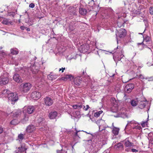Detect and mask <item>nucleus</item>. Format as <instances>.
Wrapping results in <instances>:
<instances>
[{"label":"nucleus","mask_w":153,"mask_h":153,"mask_svg":"<svg viewBox=\"0 0 153 153\" xmlns=\"http://www.w3.org/2000/svg\"><path fill=\"white\" fill-rule=\"evenodd\" d=\"M103 112L102 111H100L95 113L94 114V116L95 117H99L100 114Z\"/></svg>","instance_id":"obj_32"},{"label":"nucleus","mask_w":153,"mask_h":153,"mask_svg":"<svg viewBox=\"0 0 153 153\" xmlns=\"http://www.w3.org/2000/svg\"><path fill=\"white\" fill-rule=\"evenodd\" d=\"M131 151L133 152H137L138 151L135 149H131Z\"/></svg>","instance_id":"obj_46"},{"label":"nucleus","mask_w":153,"mask_h":153,"mask_svg":"<svg viewBox=\"0 0 153 153\" xmlns=\"http://www.w3.org/2000/svg\"><path fill=\"white\" fill-rule=\"evenodd\" d=\"M65 76L67 79H70L71 80V79H73L74 78L73 76L70 74H67L65 75Z\"/></svg>","instance_id":"obj_36"},{"label":"nucleus","mask_w":153,"mask_h":153,"mask_svg":"<svg viewBox=\"0 0 153 153\" xmlns=\"http://www.w3.org/2000/svg\"><path fill=\"white\" fill-rule=\"evenodd\" d=\"M92 13H94L95 14V16H94V17H96V16L97 15V11H92Z\"/></svg>","instance_id":"obj_55"},{"label":"nucleus","mask_w":153,"mask_h":153,"mask_svg":"<svg viewBox=\"0 0 153 153\" xmlns=\"http://www.w3.org/2000/svg\"><path fill=\"white\" fill-rule=\"evenodd\" d=\"M134 88V85L132 83H130L126 85L125 88V91L126 93H130Z\"/></svg>","instance_id":"obj_7"},{"label":"nucleus","mask_w":153,"mask_h":153,"mask_svg":"<svg viewBox=\"0 0 153 153\" xmlns=\"http://www.w3.org/2000/svg\"><path fill=\"white\" fill-rule=\"evenodd\" d=\"M148 79L149 81L153 80V76L149 78Z\"/></svg>","instance_id":"obj_52"},{"label":"nucleus","mask_w":153,"mask_h":153,"mask_svg":"<svg viewBox=\"0 0 153 153\" xmlns=\"http://www.w3.org/2000/svg\"><path fill=\"white\" fill-rule=\"evenodd\" d=\"M146 105V103L143 101H141L140 102L139 105V107L140 109H142L144 108Z\"/></svg>","instance_id":"obj_25"},{"label":"nucleus","mask_w":153,"mask_h":153,"mask_svg":"<svg viewBox=\"0 0 153 153\" xmlns=\"http://www.w3.org/2000/svg\"><path fill=\"white\" fill-rule=\"evenodd\" d=\"M20 28L21 30H24L26 28H27V27H25L24 26H21L20 27Z\"/></svg>","instance_id":"obj_48"},{"label":"nucleus","mask_w":153,"mask_h":153,"mask_svg":"<svg viewBox=\"0 0 153 153\" xmlns=\"http://www.w3.org/2000/svg\"><path fill=\"white\" fill-rule=\"evenodd\" d=\"M57 115V112L56 111H53L50 113L48 115V117L51 119H56Z\"/></svg>","instance_id":"obj_10"},{"label":"nucleus","mask_w":153,"mask_h":153,"mask_svg":"<svg viewBox=\"0 0 153 153\" xmlns=\"http://www.w3.org/2000/svg\"><path fill=\"white\" fill-rule=\"evenodd\" d=\"M43 100L44 104L46 106H50L53 103V100L48 97L44 98Z\"/></svg>","instance_id":"obj_5"},{"label":"nucleus","mask_w":153,"mask_h":153,"mask_svg":"<svg viewBox=\"0 0 153 153\" xmlns=\"http://www.w3.org/2000/svg\"><path fill=\"white\" fill-rule=\"evenodd\" d=\"M69 29L71 31H73L74 30V28L73 27H72V26H71V25H70L69 27Z\"/></svg>","instance_id":"obj_51"},{"label":"nucleus","mask_w":153,"mask_h":153,"mask_svg":"<svg viewBox=\"0 0 153 153\" xmlns=\"http://www.w3.org/2000/svg\"><path fill=\"white\" fill-rule=\"evenodd\" d=\"M56 153H66V152L62 150V149L61 150H56Z\"/></svg>","instance_id":"obj_40"},{"label":"nucleus","mask_w":153,"mask_h":153,"mask_svg":"<svg viewBox=\"0 0 153 153\" xmlns=\"http://www.w3.org/2000/svg\"><path fill=\"white\" fill-rule=\"evenodd\" d=\"M119 130L120 129L119 128L114 127L112 130V133L114 135H117L118 134Z\"/></svg>","instance_id":"obj_19"},{"label":"nucleus","mask_w":153,"mask_h":153,"mask_svg":"<svg viewBox=\"0 0 153 153\" xmlns=\"http://www.w3.org/2000/svg\"><path fill=\"white\" fill-rule=\"evenodd\" d=\"M24 134H19L18 136V139L19 140V141L20 140L22 141L23 140L24 138Z\"/></svg>","instance_id":"obj_27"},{"label":"nucleus","mask_w":153,"mask_h":153,"mask_svg":"<svg viewBox=\"0 0 153 153\" xmlns=\"http://www.w3.org/2000/svg\"><path fill=\"white\" fill-rule=\"evenodd\" d=\"M141 153H147L146 152H142Z\"/></svg>","instance_id":"obj_61"},{"label":"nucleus","mask_w":153,"mask_h":153,"mask_svg":"<svg viewBox=\"0 0 153 153\" xmlns=\"http://www.w3.org/2000/svg\"><path fill=\"white\" fill-rule=\"evenodd\" d=\"M81 72L82 73L80 74L81 76H85L87 75V74L86 72V69L82 70Z\"/></svg>","instance_id":"obj_33"},{"label":"nucleus","mask_w":153,"mask_h":153,"mask_svg":"<svg viewBox=\"0 0 153 153\" xmlns=\"http://www.w3.org/2000/svg\"><path fill=\"white\" fill-rule=\"evenodd\" d=\"M25 29H26L27 30V31H30V29L29 28L27 27V28H26Z\"/></svg>","instance_id":"obj_58"},{"label":"nucleus","mask_w":153,"mask_h":153,"mask_svg":"<svg viewBox=\"0 0 153 153\" xmlns=\"http://www.w3.org/2000/svg\"><path fill=\"white\" fill-rule=\"evenodd\" d=\"M80 48L81 49L80 51L84 53L87 52L88 50L87 46L85 45H81L80 47Z\"/></svg>","instance_id":"obj_15"},{"label":"nucleus","mask_w":153,"mask_h":153,"mask_svg":"<svg viewBox=\"0 0 153 153\" xmlns=\"http://www.w3.org/2000/svg\"><path fill=\"white\" fill-rule=\"evenodd\" d=\"M36 107V106L28 105L25 106L24 107V109L26 110L28 114H31L35 111Z\"/></svg>","instance_id":"obj_4"},{"label":"nucleus","mask_w":153,"mask_h":153,"mask_svg":"<svg viewBox=\"0 0 153 153\" xmlns=\"http://www.w3.org/2000/svg\"><path fill=\"white\" fill-rule=\"evenodd\" d=\"M65 68H60V69L59 70V71H60L61 70H62V73L63 72V70H65Z\"/></svg>","instance_id":"obj_53"},{"label":"nucleus","mask_w":153,"mask_h":153,"mask_svg":"<svg viewBox=\"0 0 153 153\" xmlns=\"http://www.w3.org/2000/svg\"><path fill=\"white\" fill-rule=\"evenodd\" d=\"M11 53L13 55H16L18 54V52L16 49H11L10 50Z\"/></svg>","instance_id":"obj_28"},{"label":"nucleus","mask_w":153,"mask_h":153,"mask_svg":"<svg viewBox=\"0 0 153 153\" xmlns=\"http://www.w3.org/2000/svg\"><path fill=\"white\" fill-rule=\"evenodd\" d=\"M8 98L11 102H16L18 99V94L16 92L11 93L8 95Z\"/></svg>","instance_id":"obj_3"},{"label":"nucleus","mask_w":153,"mask_h":153,"mask_svg":"<svg viewBox=\"0 0 153 153\" xmlns=\"http://www.w3.org/2000/svg\"><path fill=\"white\" fill-rule=\"evenodd\" d=\"M121 26V25H120L119 27H120Z\"/></svg>","instance_id":"obj_64"},{"label":"nucleus","mask_w":153,"mask_h":153,"mask_svg":"<svg viewBox=\"0 0 153 153\" xmlns=\"http://www.w3.org/2000/svg\"><path fill=\"white\" fill-rule=\"evenodd\" d=\"M122 55H121L120 57L119 56H118L117 55H116L115 54L113 56V58L114 60V61L116 63V64H117V62L118 61H120L121 60V58H122L121 57V56H122Z\"/></svg>","instance_id":"obj_18"},{"label":"nucleus","mask_w":153,"mask_h":153,"mask_svg":"<svg viewBox=\"0 0 153 153\" xmlns=\"http://www.w3.org/2000/svg\"><path fill=\"white\" fill-rule=\"evenodd\" d=\"M5 55V53L2 51H0V59H2V57L4 56V55Z\"/></svg>","instance_id":"obj_42"},{"label":"nucleus","mask_w":153,"mask_h":153,"mask_svg":"<svg viewBox=\"0 0 153 153\" xmlns=\"http://www.w3.org/2000/svg\"><path fill=\"white\" fill-rule=\"evenodd\" d=\"M28 120V117L27 115L25 114L24 115V118L22 119L20 121L21 123L23 124L25 123Z\"/></svg>","instance_id":"obj_21"},{"label":"nucleus","mask_w":153,"mask_h":153,"mask_svg":"<svg viewBox=\"0 0 153 153\" xmlns=\"http://www.w3.org/2000/svg\"><path fill=\"white\" fill-rule=\"evenodd\" d=\"M119 37L120 38H124L126 35V30L123 28H121L118 31Z\"/></svg>","instance_id":"obj_8"},{"label":"nucleus","mask_w":153,"mask_h":153,"mask_svg":"<svg viewBox=\"0 0 153 153\" xmlns=\"http://www.w3.org/2000/svg\"><path fill=\"white\" fill-rule=\"evenodd\" d=\"M150 38L148 36H146L145 38H143V42H146V43L145 45L146 46H151V42L150 41Z\"/></svg>","instance_id":"obj_12"},{"label":"nucleus","mask_w":153,"mask_h":153,"mask_svg":"<svg viewBox=\"0 0 153 153\" xmlns=\"http://www.w3.org/2000/svg\"><path fill=\"white\" fill-rule=\"evenodd\" d=\"M19 152L22 153L24 152L25 151V149L23 147L21 146V147H19Z\"/></svg>","instance_id":"obj_35"},{"label":"nucleus","mask_w":153,"mask_h":153,"mask_svg":"<svg viewBox=\"0 0 153 153\" xmlns=\"http://www.w3.org/2000/svg\"><path fill=\"white\" fill-rule=\"evenodd\" d=\"M123 143L124 145L126 147H131L133 145V143L130 142L129 140L127 139L123 141Z\"/></svg>","instance_id":"obj_14"},{"label":"nucleus","mask_w":153,"mask_h":153,"mask_svg":"<svg viewBox=\"0 0 153 153\" xmlns=\"http://www.w3.org/2000/svg\"><path fill=\"white\" fill-rule=\"evenodd\" d=\"M44 120V119L41 117H40L37 120V122L39 123H42V122H43Z\"/></svg>","instance_id":"obj_39"},{"label":"nucleus","mask_w":153,"mask_h":153,"mask_svg":"<svg viewBox=\"0 0 153 153\" xmlns=\"http://www.w3.org/2000/svg\"><path fill=\"white\" fill-rule=\"evenodd\" d=\"M11 124L15 125L18 123V121L15 119H13L10 122Z\"/></svg>","instance_id":"obj_30"},{"label":"nucleus","mask_w":153,"mask_h":153,"mask_svg":"<svg viewBox=\"0 0 153 153\" xmlns=\"http://www.w3.org/2000/svg\"><path fill=\"white\" fill-rule=\"evenodd\" d=\"M150 143L151 144L153 145V136L150 139Z\"/></svg>","instance_id":"obj_47"},{"label":"nucleus","mask_w":153,"mask_h":153,"mask_svg":"<svg viewBox=\"0 0 153 153\" xmlns=\"http://www.w3.org/2000/svg\"><path fill=\"white\" fill-rule=\"evenodd\" d=\"M22 114V112L20 110H17L13 113V117H19Z\"/></svg>","instance_id":"obj_17"},{"label":"nucleus","mask_w":153,"mask_h":153,"mask_svg":"<svg viewBox=\"0 0 153 153\" xmlns=\"http://www.w3.org/2000/svg\"><path fill=\"white\" fill-rule=\"evenodd\" d=\"M9 81V74L6 72L3 73L0 77V85H6Z\"/></svg>","instance_id":"obj_1"},{"label":"nucleus","mask_w":153,"mask_h":153,"mask_svg":"<svg viewBox=\"0 0 153 153\" xmlns=\"http://www.w3.org/2000/svg\"><path fill=\"white\" fill-rule=\"evenodd\" d=\"M3 128L1 127H0V134L2 133L3 131Z\"/></svg>","instance_id":"obj_50"},{"label":"nucleus","mask_w":153,"mask_h":153,"mask_svg":"<svg viewBox=\"0 0 153 153\" xmlns=\"http://www.w3.org/2000/svg\"><path fill=\"white\" fill-rule=\"evenodd\" d=\"M11 93L10 91L7 89H5L2 91V94L4 95V97H6L7 96L8 97V95Z\"/></svg>","instance_id":"obj_23"},{"label":"nucleus","mask_w":153,"mask_h":153,"mask_svg":"<svg viewBox=\"0 0 153 153\" xmlns=\"http://www.w3.org/2000/svg\"><path fill=\"white\" fill-rule=\"evenodd\" d=\"M85 132H86V133L87 134H90V133H87V132L86 131H85Z\"/></svg>","instance_id":"obj_63"},{"label":"nucleus","mask_w":153,"mask_h":153,"mask_svg":"<svg viewBox=\"0 0 153 153\" xmlns=\"http://www.w3.org/2000/svg\"><path fill=\"white\" fill-rule=\"evenodd\" d=\"M100 126H99V130L100 131H102L103 129H102L101 130H100Z\"/></svg>","instance_id":"obj_60"},{"label":"nucleus","mask_w":153,"mask_h":153,"mask_svg":"<svg viewBox=\"0 0 153 153\" xmlns=\"http://www.w3.org/2000/svg\"><path fill=\"white\" fill-rule=\"evenodd\" d=\"M147 121H143L141 123V125L143 127H144Z\"/></svg>","instance_id":"obj_44"},{"label":"nucleus","mask_w":153,"mask_h":153,"mask_svg":"<svg viewBox=\"0 0 153 153\" xmlns=\"http://www.w3.org/2000/svg\"><path fill=\"white\" fill-rule=\"evenodd\" d=\"M10 15H12L13 16L14 15V13H11L10 14Z\"/></svg>","instance_id":"obj_59"},{"label":"nucleus","mask_w":153,"mask_h":153,"mask_svg":"<svg viewBox=\"0 0 153 153\" xmlns=\"http://www.w3.org/2000/svg\"><path fill=\"white\" fill-rule=\"evenodd\" d=\"M31 71L33 74H36L38 71V70L35 68L34 65H33L31 68Z\"/></svg>","instance_id":"obj_26"},{"label":"nucleus","mask_w":153,"mask_h":153,"mask_svg":"<svg viewBox=\"0 0 153 153\" xmlns=\"http://www.w3.org/2000/svg\"><path fill=\"white\" fill-rule=\"evenodd\" d=\"M2 48V47H0V49H1Z\"/></svg>","instance_id":"obj_62"},{"label":"nucleus","mask_w":153,"mask_h":153,"mask_svg":"<svg viewBox=\"0 0 153 153\" xmlns=\"http://www.w3.org/2000/svg\"><path fill=\"white\" fill-rule=\"evenodd\" d=\"M137 101L135 100H132L131 102V105L133 106H136L137 105Z\"/></svg>","instance_id":"obj_31"},{"label":"nucleus","mask_w":153,"mask_h":153,"mask_svg":"<svg viewBox=\"0 0 153 153\" xmlns=\"http://www.w3.org/2000/svg\"><path fill=\"white\" fill-rule=\"evenodd\" d=\"M67 78H66V77L65 76V77H62L61 78V80H63V81H66L67 80Z\"/></svg>","instance_id":"obj_49"},{"label":"nucleus","mask_w":153,"mask_h":153,"mask_svg":"<svg viewBox=\"0 0 153 153\" xmlns=\"http://www.w3.org/2000/svg\"><path fill=\"white\" fill-rule=\"evenodd\" d=\"M29 6L30 7L33 8L35 7V4L33 3H31L29 4Z\"/></svg>","instance_id":"obj_45"},{"label":"nucleus","mask_w":153,"mask_h":153,"mask_svg":"<svg viewBox=\"0 0 153 153\" xmlns=\"http://www.w3.org/2000/svg\"><path fill=\"white\" fill-rule=\"evenodd\" d=\"M131 150V149H129L128 148H127L125 149V151L127 152L130 151Z\"/></svg>","instance_id":"obj_57"},{"label":"nucleus","mask_w":153,"mask_h":153,"mask_svg":"<svg viewBox=\"0 0 153 153\" xmlns=\"http://www.w3.org/2000/svg\"><path fill=\"white\" fill-rule=\"evenodd\" d=\"M147 64L149 66H151V65H153V64H151V63H150V62H148L147 63Z\"/></svg>","instance_id":"obj_56"},{"label":"nucleus","mask_w":153,"mask_h":153,"mask_svg":"<svg viewBox=\"0 0 153 153\" xmlns=\"http://www.w3.org/2000/svg\"><path fill=\"white\" fill-rule=\"evenodd\" d=\"M13 79L16 82L19 83L22 82V80L19 75L17 74H15L13 76Z\"/></svg>","instance_id":"obj_11"},{"label":"nucleus","mask_w":153,"mask_h":153,"mask_svg":"<svg viewBox=\"0 0 153 153\" xmlns=\"http://www.w3.org/2000/svg\"><path fill=\"white\" fill-rule=\"evenodd\" d=\"M137 45H146L145 44H144V43H143V42H142L140 43H137Z\"/></svg>","instance_id":"obj_54"},{"label":"nucleus","mask_w":153,"mask_h":153,"mask_svg":"<svg viewBox=\"0 0 153 153\" xmlns=\"http://www.w3.org/2000/svg\"><path fill=\"white\" fill-rule=\"evenodd\" d=\"M73 15H76L77 14L76 11L74 7L71 8V10L70 11Z\"/></svg>","instance_id":"obj_29"},{"label":"nucleus","mask_w":153,"mask_h":153,"mask_svg":"<svg viewBox=\"0 0 153 153\" xmlns=\"http://www.w3.org/2000/svg\"><path fill=\"white\" fill-rule=\"evenodd\" d=\"M149 11L151 15H153V7H150L149 9Z\"/></svg>","instance_id":"obj_37"},{"label":"nucleus","mask_w":153,"mask_h":153,"mask_svg":"<svg viewBox=\"0 0 153 153\" xmlns=\"http://www.w3.org/2000/svg\"><path fill=\"white\" fill-rule=\"evenodd\" d=\"M137 122L136 121L133 120L131 121H128V124L131 125L132 124H137Z\"/></svg>","instance_id":"obj_34"},{"label":"nucleus","mask_w":153,"mask_h":153,"mask_svg":"<svg viewBox=\"0 0 153 153\" xmlns=\"http://www.w3.org/2000/svg\"><path fill=\"white\" fill-rule=\"evenodd\" d=\"M2 23L4 24H5V25H8L9 24H10V22H9L8 21V20L7 19H6V20H3L2 22Z\"/></svg>","instance_id":"obj_38"},{"label":"nucleus","mask_w":153,"mask_h":153,"mask_svg":"<svg viewBox=\"0 0 153 153\" xmlns=\"http://www.w3.org/2000/svg\"><path fill=\"white\" fill-rule=\"evenodd\" d=\"M75 131H76L75 133V135L78 137L79 138H80V137H79V135H80V133H78L80 131H77L76 128H75Z\"/></svg>","instance_id":"obj_43"},{"label":"nucleus","mask_w":153,"mask_h":153,"mask_svg":"<svg viewBox=\"0 0 153 153\" xmlns=\"http://www.w3.org/2000/svg\"><path fill=\"white\" fill-rule=\"evenodd\" d=\"M41 96V94L40 92L37 91L33 92L31 94L32 97L35 100H37L39 99L40 98Z\"/></svg>","instance_id":"obj_9"},{"label":"nucleus","mask_w":153,"mask_h":153,"mask_svg":"<svg viewBox=\"0 0 153 153\" xmlns=\"http://www.w3.org/2000/svg\"><path fill=\"white\" fill-rule=\"evenodd\" d=\"M82 81V79L80 76H78L75 77L74 80V82L75 84V86L79 87L81 86V84Z\"/></svg>","instance_id":"obj_6"},{"label":"nucleus","mask_w":153,"mask_h":153,"mask_svg":"<svg viewBox=\"0 0 153 153\" xmlns=\"http://www.w3.org/2000/svg\"><path fill=\"white\" fill-rule=\"evenodd\" d=\"M73 108L74 109H80L82 108V105L80 104H76L73 106Z\"/></svg>","instance_id":"obj_24"},{"label":"nucleus","mask_w":153,"mask_h":153,"mask_svg":"<svg viewBox=\"0 0 153 153\" xmlns=\"http://www.w3.org/2000/svg\"><path fill=\"white\" fill-rule=\"evenodd\" d=\"M31 87V85L30 83H23L20 86L21 90L24 93H26L29 91Z\"/></svg>","instance_id":"obj_2"},{"label":"nucleus","mask_w":153,"mask_h":153,"mask_svg":"<svg viewBox=\"0 0 153 153\" xmlns=\"http://www.w3.org/2000/svg\"><path fill=\"white\" fill-rule=\"evenodd\" d=\"M79 12L81 15L84 16L86 15L87 10L84 8L80 7L79 8Z\"/></svg>","instance_id":"obj_16"},{"label":"nucleus","mask_w":153,"mask_h":153,"mask_svg":"<svg viewBox=\"0 0 153 153\" xmlns=\"http://www.w3.org/2000/svg\"><path fill=\"white\" fill-rule=\"evenodd\" d=\"M35 126L32 125L28 126L27 128L26 131L29 133H31L35 129Z\"/></svg>","instance_id":"obj_13"},{"label":"nucleus","mask_w":153,"mask_h":153,"mask_svg":"<svg viewBox=\"0 0 153 153\" xmlns=\"http://www.w3.org/2000/svg\"><path fill=\"white\" fill-rule=\"evenodd\" d=\"M57 77V76L56 75H52L51 74H49L48 76V79L51 80L53 81V80L56 79Z\"/></svg>","instance_id":"obj_22"},{"label":"nucleus","mask_w":153,"mask_h":153,"mask_svg":"<svg viewBox=\"0 0 153 153\" xmlns=\"http://www.w3.org/2000/svg\"><path fill=\"white\" fill-rule=\"evenodd\" d=\"M82 108H83V109L85 111H87L88 109L90 108L89 106L88 105H86V108H85V106L84 105H82Z\"/></svg>","instance_id":"obj_41"},{"label":"nucleus","mask_w":153,"mask_h":153,"mask_svg":"<svg viewBox=\"0 0 153 153\" xmlns=\"http://www.w3.org/2000/svg\"><path fill=\"white\" fill-rule=\"evenodd\" d=\"M123 146L122 143H118L117 144L115 145L114 146V148L117 149H122L123 148Z\"/></svg>","instance_id":"obj_20"}]
</instances>
